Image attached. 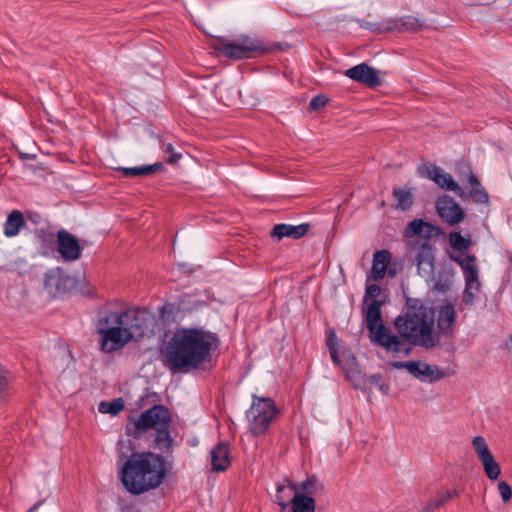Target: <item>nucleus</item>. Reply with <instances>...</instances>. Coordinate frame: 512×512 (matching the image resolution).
<instances>
[{
  "label": "nucleus",
  "instance_id": "nucleus-1",
  "mask_svg": "<svg viewBox=\"0 0 512 512\" xmlns=\"http://www.w3.org/2000/svg\"><path fill=\"white\" fill-rule=\"evenodd\" d=\"M434 314L421 299L408 297L401 314L393 320L397 330L396 337L402 342L399 350H386L393 355L408 356L412 347L433 349L439 345L440 339L435 332Z\"/></svg>",
  "mask_w": 512,
  "mask_h": 512
},
{
  "label": "nucleus",
  "instance_id": "nucleus-2",
  "mask_svg": "<svg viewBox=\"0 0 512 512\" xmlns=\"http://www.w3.org/2000/svg\"><path fill=\"white\" fill-rule=\"evenodd\" d=\"M216 334L202 328H179L170 338L165 359L171 371L192 370L207 360L216 347Z\"/></svg>",
  "mask_w": 512,
  "mask_h": 512
},
{
  "label": "nucleus",
  "instance_id": "nucleus-3",
  "mask_svg": "<svg viewBox=\"0 0 512 512\" xmlns=\"http://www.w3.org/2000/svg\"><path fill=\"white\" fill-rule=\"evenodd\" d=\"M120 460L121 483L133 495L155 489L165 479V461L160 455L152 452H133L131 456L121 454Z\"/></svg>",
  "mask_w": 512,
  "mask_h": 512
},
{
  "label": "nucleus",
  "instance_id": "nucleus-4",
  "mask_svg": "<svg viewBox=\"0 0 512 512\" xmlns=\"http://www.w3.org/2000/svg\"><path fill=\"white\" fill-rule=\"evenodd\" d=\"M122 317V311L108 309L99 311L95 327L100 335V348L103 352H114L133 340Z\"/></svg>",
  "mask_w": 512,
  "mask_h": 512
},
{
  "label": "nucleus",
  "instance_id": "nucleus-5",
  "mask_svg": "<svg viewBox=\"0 0 512 512\" xmlns=\"http://www.w3.org/2000/svg\"><path fill=\"white\" fill-rule=\"evenodd\" d=\"M381 306L382 303L377 299L367 305L365 321L369 339L385 351L399 350L402 342L382 323Z\"/></svg>",
  "mask_w": 512,
  "mask_h": 512
},
{
  "label": "nucleus",
  "instance_id": "nucleus-6",
  "mask_svg": "<svg viewBox=\"0 0 512 512\" xmlns=\"http://www.w3.org/2000/svg\"><path fill=\"white\" fill-rule=\"evenodd\" d=\"M448 257L455 262L462 270L464 278V290L462 301L465 305L471 306L480 291V270L477 264V258L470 253L449 252Z\"/></svg>",
  "mask_w": 512,
  "mask_h": 512
},
{
  "label": "nucleus",
  "instance_id": "nucleus-7",
  "mask_svg": "<svg viewBox=\"0 0 512 512\" xmlns=\"http://www.w3.org/2000/svg\"><path fill=\"white\" fill-rule=\"evenodd\" d=\"M278 413L273 399L253 395L251 406L246 411L250 432L255 436L266 433Z\"/></svg>",
  "mask_w": 512,
  "mask_h": 512
},
{
  "label": "nucleus",
  "instance_id": "nucleus-8",
  "mask_svg": "<svg viewBox=\"0 0 512 512\" xmlns=\"http://www.w3.org/2000/svg\"><path fill=\"white\" fill-rule=\"evenodd\" d=\"M123 319L132 339L136 340L152 335L156 326V317L146 308L132 307L122 311Z\"/></svg>",
  "mask_w": 512,
  "mask_h": 512
},
{
  "label": "nucleus",
  "instance_id": "nucleus-9",
  "mask_svg": "<svg viewBox=\"0 0 512 512\" xmlns=\"http://www.w3.org/2000/svg\"><path fill=\"white\" fill-rule=\"evenodd\" d=\"M216 49L229 59L241 60L247 58L251 52L260 49L259 41L249 35H241L235 40L218 38Z\"/></svg>",
  "mask_w": 512,
  "mask_h": 512
},
{
  "label": "nucleus",
  "instance_id": "nucleus-10",
  "mask_svg": "<svg viewBox=\"0 0 512 512\" xmlns=\"http://www.w3.org/2000/svg\"><path fill=\"white\" fill-rule=\"evenodd\" d=\"M169 423V410L162 405H154L135 420L134 426L139 431H146L148 429L168 428Z\"/></svg>",
  "mask_w": 512,
  "mask_h": 512
},
{
  "label": "nucleus",
  "instance_id": "nucleus-11",
  "mask_svg": "<svg viewBox=\"0 0 512 512\" xmlns=\"http://www.w3.org/2000/svg\"><path fill=\"white\" fill-rule=\"evenodd\" d=\"M471 443L487 478L489 480H496L501 474V468L491 453L485 439L482 436H475Z\"/></svg>",
  "mask_w": 512,
  "mask_h": 512
},
{
  "label": "nucleus",
  "instance_id": "nucleus-12",
  "mask_svg": "<svg viewBox=\"0 0 512 512\" xmlns=\"http://www.w3.org/2000/svg\"><path fill=\"white\" fill-rule=\"evenodd\" d=\"M422 177L432 180L441 189L452 191L456 196L462 198L464 195L463 189L454 181L452 176L445 173L439 166L433 164H424L419 171Z\"/></svg>",
  "mask_w": 512,
  "mask_h": 512
},
{
  "label": "nucleus",
  "instance_id": "nucleus-13",
  "mask_svg": "<svg viewBox=\"0 0 512 512\" xmlns=\"http://www.w3.org/2000/svg\"><path fill=\"white\" fill-rule=\"evenodd\" d=\"M435 208L441 220L449 226L457 225L465 218L462 207L448 195L438 197Z\"/></svg>",
  "mask_w": 512,
  "mask_h": 512
},
{
  "label": "nucleus",
  "instance_id": "nucleus-14",
  "mask_svg": "<svg viewBox=\"0 0 512 512\" xmlns=\"http://www.w3.org/2000/svg\"><path fill=\"white\" fill-rule=\"evenodd\" d=\"M57 251L65 261L72 262L80 258L82 247L73 234L62 229L57 233Z\"/></svg>",
  "mask_w": 512,
  "mask_h": 512
},
{
  "label": "nucleus",
  "instance_id": "nucleus-15",
  "mask_svg": "<svg viewBox=\"0 0 512 512\" xmlns=\"http://www.w3.org/2000/svg\"><path fill=\"white\" fill-rule=\"evenodd\" d=\"M427 282H431L434 292L445 294L453 285L454 271L450 263L444 262L438 266L437 272L433 271L432 277H424Z\"/></svg>",
  "mask_w": 512,
  "mask_h": 512
},
{
  "label": "nucleus",
  "instance_id": "nucleus-16",
  "mask_svg": "<svg viewBox=\"0 0 512 512\" xmlns=\"http://www.w3.org/2000/svg\"><path fill=\"white\" fill-rule=\"evenodd\" d=\"M349 79L363 83L369 87H377L381 84L378 71L366 63L355 65L344 72Z\"/></svg>",
  "mask_w": 512,
  "mask_h": 512
},
{
  "label": "nucleus",
  "instance_id": "nucleus-17",
  "mask_svg": "<svg viewBox=\"0 0 512 512\" xmlns=\"http://www.w3.org/2000/svg\"><path fill=\"white\" fill-rule=\"evenodd\" d=\"M409 373L417 380L432 384L444 378V372L436 365H430L420 360H412Z\"/></svg>",
  "mask_w": 512,
  "mask_h": 512
},
{
  "label": "nucleus",
  "instance_id": "nucleus-18",
  "mask_svg": "<svg viewBox=\"0 0 512 512\" xmlns=\"http://www.w3.org/2000/svg\"><path fill=\"white\" fill-rule=\"evenodd\" d=\"M415 260L418 274L422 278L433 276V271L435 270V250L431 244L427 242L420 244Z\"/></svg>",
  "mask_w": 512,
  "mask_h": 512
},
{
  "label": "nucleus",
  "instance_id": "nucleus-19",
  "mask_svg": "<svg viewBox=\"0 0 512 512\" xmlns=\"http://www.w3.org/2000/svg\"><path fill=\"white\" fill-rule=\"evenodd\" d=\"M69 276L63 269L56 267L45 273L44 285L53 297L63 295L68 289Z\"/></svg>",
  "mask_w": 512,
  "mask_h": 512
},
{
  "label": "nucleus",
  "instance_id": "nucleus-20",
  "mask_svg": "<svg viewBox=\"0 0 512 512\" xmlns=\"http://www.w3.org/2000/svg\"><path fill=\"white\" fill-rule=\"evenodd\" d=\"M456 319L455 307L449 301H443L437 307V327L445 336L452 335L453 325Z\"/></svg>",
  "mask_w": 512,
  "mask_h": 512
},
{
  "label": "nucleus",
  "instance_id": "nucleus-21",
  "mask_svg": "<svg viewBox=\"0 0 512 512\" xmlns=\"http://www.w3.org/2000/svg\"><path fill=\"white\" fill-rule=\"evenodd\" d=\"M298 493V486L287 478L276 483L275 502L280 507L281 512H286L291 505L292 497Z\"/></svg>",
  "mask_w": 512,
  "mask_h": 512
},
{
  "label": "nucleus",
  "instance_id": "nucleus-22",
  "mask_svg": "<svg viewBox=\"0 0 512 512\" xmlns=\"http://www.w3.org/2000/svg\"><path fill=\"white\" fill-rule=\"evenodd\" d=\"M309 230V225L302 223L299 225H292L286 223L276 224L272 231L271 236L276 240H281L285 237L292 239H299L303 237Z\"/></svg>",
  "mask_w": 512,
  "mask_h": 512
},
{
  "label": "nucleus",
  "instance_id": "nucleus-23",
  "mask_svg": "<svg viewBox=\"0 0 512 512\" xmlns=\"http://www.w3.org/2000/svg\"><path fill=\"white\" fill-rule=\"evenodd\" d=\"M422 21L413 16H403L400 18H388L386 19V24H384V29L389 31H416L418 28L422 26Z\"/></svg>",
  "mask_w": 512,
  "mask_h": 512
},
{
  "label": "nucleus",
  "instance_id": "nucleus-24",
  "mask_svg": "<svg viewBox=\"0 0 512 512\" xmlns=\"http://www.w3.org/2000/svg\"><path fill=\"white\" fill-rule=\"evenodd\" d=\"M390 260L391 254L388 250H378L373 254L371 273L374 280L379 281L385 277Z\"/></svg>",
  "mask_w": 512,
  "mask_h": 512
},
{
  "label": "nucleus",
  "instance_id": "nucleus-25",
  "mask_svg": "<svg viewBox=\"0 0 512 512\" xmlns=\"http://www.w3.org/2000/svg\"><path fill=\"white\" fill-rule=\"evenodd\" d=\"M212 470L224 471L230 465L229 449L224 443H218L210 452Z\"/></svg>",
  "mask_w": 512,
  "mask_h": 512
},
{
  "label": "nucleus",
  "instance_id": "nucleus-26",
  "mask_svg": "<svg viewBox=\"0 0 512 512\" xmlns=\"http://www.w3.org/2000/svg\"><path fill=\"white\" fill-rule=\"evenodd\" d=\"M25 225L23 214L19 210H13L8 214L4 222V235L8 238L15 237L19 234L22 227Z\"/></svg>",
  "mask_w": 512,
  "mask_h": 512
},
{
  "label": "nucleus",
  "instance_id": "nucleus-27",
  "mask_svg": "<svg viewBox=\"0 0 512 512\" xmlns=\"http://www.w3.org/2000/svg\"><path fill=\"white\" fill-rule=\"evenodd\" d=\"M35 237L37 241L39 242L41 251L43 255H49L51 252L54 251L55 243H56V236L54 231L47 227V228H39L35 230Z\"/></svg>",
  "mask_w": 512,
  "mask_h": 512
},
{
  "label": "nucleus",
  "instance_id": "nucleus-28",
  "mask_svg": "<svg viewBox=\"0 0 512 512\" xmlns=\"http://www.w3.org/2000/svg\"><path fill=\"white\" fill-rule=\"evenodd\" d=\"M291 511L286 512H315V501L311 495L296 493L291 499Z\"/></svg>",
  "mask_w": 512,
  "mask_h": 512
},
{
  "label": "nucleus",
  "instance_id": "nucleus-29",
  "mask_svg": "<svg viewBox=\"0 0 512 512\" xmlns=\"http://www.w3.org/2000/svg\"><path fill=\"white\" fill-rule=\"evenodd\" d=\"M395 199L394 207L398 210H408L413 205V195L408 188H397L393 190Z\"/></svg>",
  "mask_w": 512,
  "mask_h": 512
},
{
  "label": "nucleus",
  "instance_id": "nucleus-30",
  "mask_svg": "<svg viewBox=\"0 0 512 512\" xmlns=\"http://www.w3.org/2000/svg\"><path fill=\"white\" fill-rule=\"evenodd\" d=\"M468 184H469V194L471 198L477 203H487L488 195L486 191L482 188L478 178L474 174H469L468 176Z\"/></svg>",
  "mask_w": 512,
  "mask_h": 512
},
{
  "label": "nucleus",
  "instance_id": "nucleus-31",
  "mask_svg": "<svg viewBox=\"0 0 512 512\" xmlns=\"http://www.w3.org/2000/svg\"><path fill=\"white\" fill-rule=\"evenodd\" d=\"M448 240L452 249L458 253H466V250H468L472 244L469 237H464L460 232L457 231L450 232Z\"/></svg>",
  "mask_w": 512,
  "mask_h": 512
},
{
  "label": "nucleus",
  "instance_id": "nucleus-32",
  "mask_svg": "<svg viewBox=\"0 0 512 512\" xmlns=\"http://www.w3.org/2000/svg\"><path fill=\"white\" fill-rule=\"evenodd\" d=\"M173 439L168 428H159L155 430L154 443L155 447L162 452L168 451L171 447Z\"/></svg>",
  "mask_w": 512,
  "mask_h": 512
},
{
  "label": "nucleus",
  "instance_id": "nucleus-33",
  "mask_svg": "<svg viewBox=\"0 0 512 512\" xmlns=\"http://www.w3.org/2000/svg\"><path fill=\"white\" fill-rule=\"evenodd\" d=\"M124 408V402L122 398L114 399L113 401H103L99 404V412L103 414H110L112 416L117 415Z\"/></svg>",
  "mask_w": 512,
  "mask_h": 512
},
{
  "label": "nucleus",
  "instance_id": "nucleus-34",
  "mask_svg": "<svg viewBox=\"0 0 512 512\" xmlns=\"http://www.w3.org/2000/svg\"><path fill=\"white\" fill-rule=\"evenodd\" d=\"M426 222L422 219H414L412 220L404 230V236L407 238L421 235L424 237Z\"/></svg>",
  "mask_w": 512,
  "mask_h": 512
},
{
  "label": "nucleus",
  "instance_id": "nucleus-35",
  "mask_svg": "<svg viewBox=\"0 0 512 512\" xmlns=\"http://www.w3.org/2000/svg\"><path fill=\"white\" fill-rule=\"evenodd\" d=\"M355 22L358 23V25L365 30L369 31H378V32H388L387 29H384V24H386V19L380 22H370L363 19H354Z\"/></svg>",
  "mask_w": 512,
  "mask_h": 512
},
{
  "label": "nucleus",
  "instance_id": "nucleus-36",
  "mask_svg": "<svg viewBox=\"0 0 512 512\" xmlns=\"http://www.w3.org/2000/svg\"><path fill=\"white\" fill-rule=\"evenodd\" d=\"M456 494L455 491H447L445 493H439L436 498L427 504L426 509L433 510L440 507L447 499L452 498Z\"/></svg>",
  "mask_w": 512,
  "mask_h": 512
},
{
  "label": "nucleus",
  "instance_id": "nucleus-37",
  "mask_svg": "<svg viewBox=\"0 0 512 512\" xmlns=\"http://www.w3.org/2000/svg\"><path fill=\"white\" fill-rule=\"evenodd\" d=\"M368 382H369L370 384H372V385H375V386L377 387V389H378L381 393H383V394H385V395H387V394H388V392H389V387H388V385H387V384H385V383L383 382V377H382V375H381V374H372V375H370V376H369V378H368Z\"/></svg>",
  "mask_w": 512,
  "mask_h": 512
},
{
  "label": "nucleus",
  "instance_id": "nucleus-38",
  "mask_svg": "<svg viewBox=\"0 0 512 512\" xmlns=\"http://www.w3.org/2000/svg\"><path fill=\"white\" fill-rule=\"evenodd\" d=\"M117 170L121 171L127 177H137L146 175L144 165L136 167H118Z\"/></svg>",
  "mask_w": 512,
  "mask_h": 512
},
{
  "label": "nucleus",
  "instance_id": "nucleus-39",
  "mask_svg": "<svg viewBox=\"0 0 512 512\" xmlns=\"http://www.w3.org/2000/svg\"><path fill=\"white\" fill-rule=\"evenodd\" d=\"M317 485V480L315 478H308L300 484L294 483V486H298V493L305 492L304 494L310 495L314 492V486Z\"/></svg>",
  "mask_w": 512,
  "mask_h": 512
},
{
  "label": "nucleus",
  "instance_id": "nucleus-40",
  "mask_svg": "<svg viewBox=\"0 0 512 512\" xmlns=\"http://www.w3.org/2000/svg\"><path fill=\"white\" fill-rule=\"evenodd\" d=\"M498 492L503 502H508L512 498V489L506 481H500L498 483Z\"/></svg>",
  "mask_w": 512,
  "mask_h": 512
},
{
  "label": "nucleus",
  "instance_id": "nucleus-41",
  "mask_svg": "<svg viewBox=\"0 0 512 512\" xmlns=\"http://www.w3.org/2000/svg\"><path fill=\"white\" fill-rule=\"evenodd\" d=\"M442 233V230L429 222H426L425 230H424V237L425 238H431V237H437Z\"/></svg>",
  "mask_w": 512,
  "mask_h": 512
},
{
  "label": "nucleus",
  "instance_id": "nucleus-42",
  "mask_svg": "<svg viewBox=\"0 0 512 512\" xmlns=\"http://www.w3.org/2000/svg\"><path fill=\"white\" fill-rule=\"evenodd\" d=\"M165 152L170 154V157L168 158L169 164H175L177 163L180 158L182 157L181 153H177L173 147L172 144H167L165 146Z\"/></svg>",
  "mask_w": 512,
  "mask_h": 512
},
{
  "label": "nucleus",
  "instance_id": "nucleus-43",
  "mask_svg": "<svg viewBox=\"0 0 512 512\" xmlns=\"http://www.w3.org/2000/svg\"><path fill=\"white\" fill-rule=\"evenodd\" d=\"M380 291L381 289L377 284H370L366 286L365 296L374 300L379 296Z\"/></svg>",
  "mask_w": 512,
  "mask_h": 512
},
{
  "label": "nucleus",
  "instance_id": "nucleus-44",
  "mask_svg": "<svg viewBox=\"0 0 512 512\" xmlns=\"http://www.w3.org/2000/svg\"><path fill=\"white\" fill-rule=\"evenodd\" d=\"M326 98L323 95H316L311 99L310 106L317 110L326 105Z\"/></svg>",
  "mask_w": 512,
  "mask_h": 512
},
{
  "label": "nucleus",
  "instance_id": "nucleus-45",
  "mask_svg": "<svg viewBox=\"0 0 512 512\" xmlns=\"http://www.w3.org/2000/svg\"><path fill=\"white\" fill-rule=\"evenodd\" d=\"M326 345L328 350H333V348L338 349V339L334 331H330L327 335Z\"/></svg>",
  "mask_w": 512,
  "mask_h": 512
},
{
  "label": "nucleus",
  "instance_id": "nucleus-46",
  "mask_svg": "<svg viewBox=\"0 0 512 512\" xmlns=\"http://www.w3.org/2000/svg\"><path fill=\"white\" fill-rule=\"evenodd\" d=\"M146 175H150L156 171H159L163 168V164L161 162H156L150 165H144Z\"/></svg>",
  "mask_w": 512,
  "mask_h": 512
},
{
  "label": "nucleus",
  "instance_id": "nucleus-47",
  "mask_svg": "<svg viewBox=\"0 0 512 512\" xmlns=\"http://www.w3.org/2000/svg\"><path fill=\"white\" fill-rule=\"evenodd\" d=\"M391 366L394 369L405 368L409 372V367H411V361H405V362H403V361H393V362H391Z\"/></svg>",
  "mask_w": 512,
  "mask_h": 512
},
{
  "label": "nucleus",
  "instance_id": "nucleus-48",
  "mask_svg": "<svg viewBox=\"0 0 512 512\" xmlns=\"http://www.w3.org/2000/svg\"><path fill=\"white\" fill-rule=\"evenodd\" d=\"M9 380L6 374L0 372V392H3L8 387Z\"/></svg>",
  "mask_w": 512,
  "mask_h": 512
},
{
  "label": "nucleus",
  "instance_id": "nucleus-49",
  "mask_svg": "<svg viewBox=\"0 0 512 512\" xmlns=\"http://www.w3.org/2000/svg\"><path fill=\"white\" fill-rule=\"evenodd\" d=\"M330 354V358L333 361L334 364L339 365L340 359H339V349L333 348V350H328Z\"/></svg>",
  "mask_w": 512,
  "mask_h": 512
},
{
  "label": "nucleus",
  "instance_id": "nucleus-50",
  "mask_svg": "<svg viewBox=\"0 0 512 512\" xmlns=\"http://www.w3.org/2000/svg\"><path fill=\"white\" fill-rule=\"evenodd\" d=\"M178 268L181 272H184V273H191L192 272V269L191 267L186 264V263H179L178 264Z\"/></svg>",
  "mask_w": 512,
  "mask_h": 512
},
{
  "label": "nucleus",
  "instance_id": "nucleus-51",
  "mask_svg": "<svg viewBox=\"0 0 512 512\" xmlns=\"http://www.w3.org/2000/svg\"><path fill=\"white\" fill-rule=\"evenodd\" d=\"M43 501H39L35 503L27 512H36L39 507L42 505Z\"/></svg>",
  "mask_w": 512,
  "mask_h": 512
},
{
  "label": "nucleus",
  "instance_id": "nucleus-52",
  "mask_svg": "<svg viewBox=\"0 0 512 512\" xmlns=\"http://www.w3.org/2000/svg\"><path fill=\"white\" fill-rule=\"evenodd\" d=\"M40 215L38 214H35L33 216H30V219L34 222V223H39V220H40Z\"/></svg>",
  "mask_w": 512,
  "mask_h": 512
},
{
  "label": "nucleus",
  "instance_id": "nucleus-53",
  "mask_svg": "<svg viewBox=\"0 0 512 512\" xmlns=\"http://www.w3.org/2000/svg\"><path fill=\"white\" fill-rule=\"evenodd\" d=\"M165 311H166V307L165 306L161 307V309H160V317L161 318L164 317Z\"/></svg>",
  "mask_w": 512,
  "mask_h": 512
},
{
  "label": "nucleus",
  "instance_id": "nucleus-54",
  "mask_svg": "<svg viewBox=\"0 0 512 512\" xmlns=\"http://www.w3.org/2000/svg\"><path fill=\"white\" fill-rule=\"evenodd\" d=\"M510 348L512 349V335H511V339H510Z\"/></svg>",
  "mask_w": 512,
  "mask_h": 512
}]
</instances>
